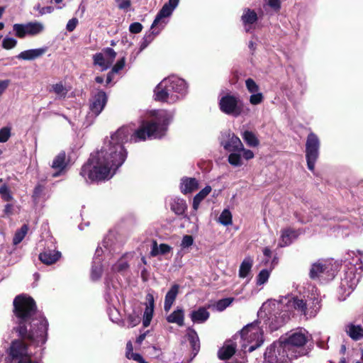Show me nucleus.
I'll list each match as a JSON object with an SVG mask.
<instances>
[{"label": "nucleus", "instance_id": "nucleus-47", "mask_svg": "<svg viewBox=\"0 0 363 363\" xmlns=\"http://www.w3.org/2000/svg\"><path fill=\"white\" fill-rule=\"evenodd\" d=\"M194 243V239L191 235H186L183 236L182 242H181V247L182 248H187L191 247Z\"/></svg>", "mask_w": 363, "mask_h": 363}, {"label": "nucleus", "instance_id": "nucleus-4", "mask_svg": "<svg viewBox=\"0 0 363 363\" xmlns=\"http://www.w3.org/2000/svg\"><path fill=\"white\" fill-rule=\"evenodd\" d=\"M188 91L186 81L175 75L169 76L162 80L155 87V98L156 100L174 104L182 99Z\"/></svg>", "mask_w": 363, "mask_h": 363}, {"label": "nucleus", "instance_id": "nucleus-28", "mask_svg": "<svg viewBox=\"0 0 363 363\" xmlns=\"http://www.w3.org/2000/svg\"><path fill=\"white\" fill-rule=\"evenodd\" d=\"M296 237L297 233L296 231L290 228L283 230L281 231L279 246L285 247L290 245Z\"/></svg>", "mask_w": 363, "mask_h": 363}, {"label": "nucleus", "instance_id": "nucleus-61", "mask_svg": "<svg viewBox=\"0 0 363 363\" xmlns=\"http://www.w3.org/2000/svg\"><path fill=\"white\" fill-rule=\"evenodd\" d=\"M4 213L5 216H10L13 213V206L12 204L7 203L4 208Z\"/></svg>", "mask_w": 363, "mask_h": 363}, {"label": "nucleus", "instance_id": "nucleus-13", "mask_svg": "<svg viewBox=\"0 0 363 363\" xmlns=\"http://www.w3.org/2000/svg\"><path fill=\"white\" fill-rule=\"evenodd\" d=\"M116 57V52L113 49L106 48L93 55V63L95 66H99L101 71H106L112 65Z\"/></svg>", "mask_w": 363, "mask_h": 363}, {"label": "nucleus", "instance_id": "nucleus-38", "mask_svg": "<svg viewBox=\"0 0 363 363\" xmlns=\"http://www.w3.org/2000/svg\"><path fill=\"white\" fill-rule=\"evenodd\" d=\"M108 264H111V270L113 272H122L126 270L128 267L127 261L124 258L119 259L116 263L111 262Z\"/></svg>", "mask_w": 363, "mask_h": 363}, {"label": "nucleus", "instance_id": "nucleus-64", "mask_svg": "<svg viewBox=\"0 0 363 363\" xmlns=\"http://www.w3.org/2000/svg\"><path fill=\"white\" fill-rule=\"evenodd\" d=\"M283 324L284 320H280L277 324L272 323L269 327L272 330H277L279 327H281Z\"/></svg>", "mask_w": 363, "mask_h": 363}, {"label": "nucleus", "instance_id": "nucleus-42", "mask_svg": "<svg viewBox=\"0 0 363 363\" xmlns=\"http://www.w3.org/2000/svg\"><path fill=\"white\" fill-rule=\"evenodd\" d=\"M245 86L247 91L251 94L257 93L259 90V86L255 80L251 78H248L245 80Z\"/></svg>", "mask_w": 363, "mask_h": 363}, {"label": "nucleus", "instance_id": "nucleus-59", "mask_svg": "<svg viewBox=\"0 0 363 363\" xmlns=\"http://www.w3.org/2000/svg\"><path fill=\"white\" fill-rule=\"evenodd\" d=\"M267 4L274 10H279L281 6L279 0H265Z\"/></svg>", "mask_w": 363, "mask_h": 363}, {"label": "nucleus", "instance_id": "nucleus-54", "mask_svg": "<svg viewBox=\"0 0 363 363\" xmlns=\"http://www.w3.org/2000/svg\"><path fill=\"white\" fill-rule=\"evenodd\" d=\"M128 358L133 359L139 363H147L138 353L129 352V354H128Z\"/></svg>", "mask_w": 363, "mask_h": 363}, {"label": "nucleus", "instance_id": "nucleus-8", "mask_svg": "<svg viewBox=\"0 0 363 363\" xmlns=\"http://www.w3.org/2000/svg\"><path fill=\"white\" fill-rule=\"evenodd\" d=\"M284 342L291 357L296 358L305 354L303 347L308 341L309 336L305 330H299L293 333L287 337H281Z\"/></svg>", "mask_w": 363, "mask_h": 363}, {"label": "nucleus", "instance_id": "nucleus-22", "mask_svg": "<svg viewBox=\"0 0 363 363\" xmlns=\"http://www.w3.org/2000/svg\"><path fill=\"white\" fill-rule=\"evenodd\" d=\"M47 50L46 47L24 50L18 55L17 58L23 60H33L43 55Z\"/></svg>", "mask_w": 363, "mask_h": 363}, {"label": "nucleus", "instance_id": "nucleus-17", "mask_svg": "<svg viewBox=\"0 0 363 363\" xmlns=\"http://www.w3.org/2000/svg\"><path fill=\"white\" fill-rule=\"evenodd\" d=\"M321 298L319 294H311L306 301L308 311L306 312V318L315 317L321 308Z\"/></svg>", "mask_w": 363, "mask_h": 363}, {"label": "nucleus", "instance_id": "nucleus-51", "mask_svg": "<svg viewBox=\"0 0 363 363\" xmlns=\"http://www.w3.org/2000/svg\"><path fill=\"white\" fill-rule=\"evenodd\" d=\"M125 64V57L121 58V60H118L116 65L112 68V73H118L120 70L123 69Z\"/></svg>", "mask_w": 363, "mask_h": 363}, {"label": "nucleus", "instance_id": "nucleus-62", "mask_svg": "<svg viewBox=\"0 0 363 363\" xmlns=\"http://www.w3.org/2000/svg\"><path fill=\"white\" fill-rule=\"evenodd\" d=\"M9 80H1L0 81V96L3 94L5 90L9 85Z\"/></svg>", "mask_w": 363, "mask_h": 363}, {"label": "nucleus", "instance_id": "nucleus-34", "mask_svg": "<svg viewBox=\"0 0 363 363\" xmlns=\"http://www.w3.org/2000/svg\"><path fill=\"white\" fill-rule=\"evenodd\" d=\"M242 138L247 145L250 147H255L259 144V141L256 135L252 131L245 130L242 135Z\"/></svg>", "mask_w": 363, "mask_h": 363}, {"label": "nucleus", "instance_id": "nucleus-1", "mask_svg": "<svg viewBox=\"0 0 363 363\" xmlns=\"http://www.w3.org/2000/svg\"><path fill=\"white\" fill-rule=\"evenodd\" d=\"M13 306L18 324L16 330L21 339L11 342L7 350L8 363H35L33 357L47 340L48 323L36 312L34 300L29 296H16Z\"/></svg>", "mask_w": 363, "mask_h": 363}, {"label": "nucleus", "instance_id": "nucleus-12", "mask_svg": "<svg viewBox=\"0 0 363 363\" xmlns=\"http://www.w3.org/2000/svg\"><path fill=\"white\" fill-rule=\"evenodd\" d=\"M361 277V272H357V267L354 265H350L347 267L345 273L344 277L341 279L340 288L341 289L349 295L351 291L357 285Z\"/></svg>", "mask_w": 363, "mask_h": 363}, {"label": "nucleus", "instance_id": "nucleus-23", "mask_svg": "<svg viewBox=\"0 0 363 363\" xmlns=\"http://www.w3.org/2000/svg\"><path fill=\"white\" fill-rule=\"evenodd\" d=\"M146 300L148 303L146 306L143 314V324L144 327H147L150 324L154 312V298L152 294H147Z\"/></svg>", "mask_w": 363, "mask_h": 363}, {"label": "nucleus", "instance_id": "nucleus-10", "mask_svg": "<svg viewBox=\"0 0 363 363\" xmlns=\"http://www.w3.org/2000/svg\"><path fill=\"white\" fill-rule=\"evenodd\" d=\"M45 26L40 21H30L27 23H15L13 26L14 35L19 38L26 36L39 35L45 31Z\"/></svg>", "mask_w": 363, "mask_h": 363}, {"label": "nucleus", "instance_id": "nucleus-53", "mask_svg": "<svg viewBox=\"0 0 363 363\" xmlns=\"http://www.w3.org/2000/svg\"><path fill=\"white\" fill-rule=\"evenodd\" d=\"M213 308L218 311H223L227 308V298H223L218 301Z\"/></svg>", "mask_w": 363, "mask_h": 363}, {"label": "nucleus", "instance_id": "nucleus-15", "mask_svg": "<svg viewBox=\"0 0 363 363\" xmlns=\"http://www.w3.org/2000/svg\"><path fill=\"white\" fill-rule=\"evenodd\" d=\"M250 108L239 97L228 96V115L234 117L247 115Z\"/></svg>", "mask_w": 363, "mask_h": 363}, {"label": "nucleus", "instance_id": "nucleus-3", "mask_svg": "<svg viewBox=\"0 0 363 363\" xmlns=\"http://www.w3.org/2000/svg\"><path fill=\"white\" fill-rule=\"evenodd\" d=\"M173 118V113L165 110L152 111L140 127L130 136V140L137 143L147 138H160L167 130Z\"/></svg>", "mask_w": 363, "mask_h": 363}, {"label": "nucleus", "instance_id": "nucleus-45", "mask_svg": "<svg viewBox=\"0 0 363 363\" xmlns=\"http://www.w3.org/2000/svg\"><path fill=\"white\" fill-rule=\"evenodd\" d=\"M0 195L5 201H9L13 199L9 189L5 185L0 187Z\"/></svg>", "mask_w": 363, "mask_h": 363}, {"label": "nucleus", "instance_id": "nucleus-31", "mask_svg": "<svg viewBox=\"0 0 363 363\" xmlns=\"http://www.w3.org/2000/svg\"><path fill=\"white\" fill-rule=\"evenodd\" d=\"M252 264V258L250 257H245L240 264L239 269V277L240 278H245L250 272Z\"/></svg>", "mask_w": 363, "mask_h": 363}, {"label": "nucleus", "instance_id": "nucleus-37", "mask_svg": "<svg viewBox=\"0 0 363 363\" xmlns=\"http://www.w3.org/2000/svg\"><path fill=\"white\" fill-rule=\"evenodd\" d=\"M271 269H262L256 277V284L257 286H262L266 284L270 277Z\"/></svg>", "mask_w": 363, "mask_h": 363}, {"label": "nucleus", "instance_id": "nucleus-49", "mask_svg": "<svg viewBox=\"0 0 363 363\" xmlns=\"http://www.w3.org/2000/svg\"><path fill=\"white\" fill-rule=\"evenodd\" d=\"M119 9L127 11L131 6L130 0H115Z\"/></svg>", "mask_w": 363, "mask_h": 363}, {"label": "nucleus", "instance_id": "nucleus-9", "mask_svg": "<svg viewBox=\"0 0 363 363\" xmlns=\"http://www.w3.org/2000/svg\"><path fill=\"white\" fill-rule=\"evenodd\" d=\"M179 2V0H169L163 5L152 24V33L157 34L164 27L167 23V18L171 16Z\"/></svg>", "mask_w": 363, "mask_h": 363}, {"label": "nucleus", "instance_id": "nucleus-56", "mask_svg": "<svg viewBox=\"0 0 363 363\" xmlns=\"http://www.w3.org/2000/svg\"><path fill=\"white\" fill-rule=\"evenodd\" d=\"M218 357L221 360L227 359V346L224 342L223 346L218 352Z\"/></svg>", "mask_w": 363, "mask_h": 363}, {"label": "nucleus", "instance_id": "nucleus-44", "mask_svg": "<svg viewBox=\"0 0 363 363\" xmlns=\"http://www.w3.org/2000/svg\"><path fill=\"white\" fill-rule=\"evenodd\" d=\"M264 96L263 94L260 92H257L252 94L250 96V103L252 105H257L261 104L263 101Z\"/></svg>", "mask_w": 363, "mask_h": 363}, {"label": "nucleus", "instance_id": "nucleus-32", "mask_svg": "<svg viewBox=\"0 0 363 363\" xmlns=\"http://www.w3.org/2000/svg\"><path fill=\"white\" fill-rule=\"evenodd\" d=\"M172 250V247L167 244L157 245L154 242L152 246L150 255L152 257H156L160 255H165Z\"/></svg>", "mask_w": 363, "mask_h": 363}, {"label": "nucleus", "instance_id": "nucleus-40", "mask_svg": "<svg viewBox=\"0 0 363 363\" xmlns=\"http://www.w3.org/2000/svg\"><path fill=\"white\" fill-rule=\"evenodd\" d=\"M235 345L230 341H228V363H245V358L243 356L240 357V360H236L234 362V359L232 357L235 354Z\"/></svg>", "mask_w": 363, "mask_h": 363}, {"label": "nucleus", "instance_id": "nucleus-43", "mask_svg": "<svg viewBox=\"0 0 363 363\" xmlns=\"http://www.w3.org/2000/svg\"><path fill=\"white\" fill-rule=\"evenodd\" d=\"M220 109L225 113H227V93L222 90L219 94Z\"/></svg>", "mask_w": 363, "mask_h": 363}, {"label": "nucleus", "instance_id": "nucleus-57", "mask_svg": "<svg viewBox=\"0 0 363 363\" xmlns=\"http://www.w3.org/2000/svg\"><path fill=\"white\" fill-rule=\"evenodd\" d=\"M140 321V319L138 316L129 315L128 318V324L129 327H134L137 325Z\"/></svg>", "mask_w": 363, "mask_h": 363}, {"label": "nucleus", "instance_id": "nucleus-33", "mask_svg": "<svg viewBox=\"0 0 363 363\" xmlns=\"http://www.w3.org/2000/svg\"><path fill=\"white\" fill-rule=\"evenodd\" d=\"M289 303L290 306H293L296 310L301 312V314L306 317V312L308 311L306 301L298 298H293L291 300L289 301Z\"/></svg>", "mask_w": 363, "mask_h": 363}, {"label": "nucleus", "instance_id": "nucleus-19", "mask_svg": "<svg viewBox=\"0 0 363 363\" xmlns=\"http://www.w3.org/2000/svg\"><path fill=\"white\" fill-rule=\"evenodd\" d=\"M67 164L68 160L66 157L65 152H60L56 155L52 163V168L55 170V172L52 174V177H57L61 175L64 172Z\"/></svg>", "mask_w": 363, "mask_h": 363}, {"label": "nucleus", "instance_id": "nucleus-50", "mask_svg": "<svg viewBox=\"0 0 363 363\" xmlns=\"http://www.w3.org/2000/svg\"><path fill=\"white\" fill-rule=\"evenodd\" d=\"M177 206V208H175L174 206H172V208L177 214L182 215L186 209V203L183 200H179Z\"/></svg>", "mask_w": 363, "mask_h": 363}, {"label": "nucleus", "instance_id": "nucleus-16", "mask_svg": "<svg viewBox=\"0 0 363 363\" xmlns=\"http://www.w3.org/2000/svg\"><path fill=\"white\" fill-rule=\"evenodd\" d=\"M107 102V96L103 91L95 94L90 101L89 117L95 118L100 114Z\"/></svg>", "mask_w": 363, "mask_h": 363}, {"label": "nucleus", "instance_id": "nucleus-30", "mask_svg": "<svg viewBox=\"0 0 363 363\" xmlns=\"http://www.w3.org/2000/svg\"><path fill=\"white\" fill-rule=\"evenodd\" d=\"M168 323H176L179 326L184 325V313L183 309L177 308L167 317Z\"/></svg>", "mask_w": 363, "mask_h": 363}, {"label": "nucleus", "instance_id": "nucleus-29", "mask_svg": "<svg viewBox=\"0 0 363 363\" xmlns=\"http://www.w3.org/2000/svg\"><path fill=\"white\" fill-rule=\"evenodd\" d=\"M187 337L194 352V357H195L200 349V341L198 334L193 328H189L187 330Z\"/></svg>", "mask_w": 363, "mask_h": 363}, {"label": "nucleus", "instance_id": "nucleus-6", "mask_svg": "<svg viewBox=\"0 0 363 363\" xmlns=\"http://www.w3.org/2000/svg\"><path fill=\"white\" fill-rule=\"evenodd\" d=\"M228 150L233 151L228 155V162L235 167H240L244 160H249L255 157L253 152L245 149L240 139L235 135L228 140Z\"/></svg>", "mask_w": 363, "mask_h": 363}, {"label": "nucleus", "instance_id": "nucleus-35", "mask_svg": "<svg viewBox=\"0 0 363 363\" xmlns=\"http://www.w3.org/2000/svg\"><path fill=\"white\" fill-rule=\"evenodd\" d=\"M211 191V187L210 186H206L201 191H200L194 198L193 201V208L194 210H197L201 201L209 194Z\"/></svg>", "mask_w": 363, "mask_h": 363}, {"label": "nucleus", "instance_id": "nucleus-25", "mask_svg": "<svg viewBox=\"0 0 363 363\" xmlns=\"http://www.w3.org/2000/svg\"><path fill=\"white\" fill-rule=\"evenodd\" d=\"M210 316L209 312L204 307H200L194 310L190 313V318L194 323H203Z\"/></svg>", "mask_w": 363, "mask_h": 363}, {"label": "nucleus", "instance_id": "nucleus-27", "mask_svg": "<svg viewBox=\"0 0 363 363\" xmlns=\"http://www.w3.org/2000/svg\"><path fill=\"white\" fill-rule=\"evenodd\" d=\"M199 187V182L194 178H184L182 179L180 188L184 194L191 193Z\"/></svg>", "mask_w": 363, "mask_h": 363}, {"label": "nucleus", "instance_id": "nucleus-46", "mask_svg": "<svg viewBox=\"0 0 363 363\" xmlns=\"http://www.w3.org/2000/svg\"><path fill=\"white\" fill-rule=\"evenodd\" d=\"M35 11L39 12V14L43 16L47 13H51L54 11V8L52 6H44L41 7L40 4L36 5L34 7Z\"/></svg>", "mask_w": 363, "mask_h": 363}, {"label": "nucleus", "instance_id": "nucleus-60", "mask_svg": "<svg viewBox=\"0 0 363 363\" xmlns=\"http://www.w3.org/2000/svg\"><path fill=\"white\" fill-rule=\"evenodd\" d=\"M218 221L223 225H227V208L223 209Z\"/></svg>", "mask_w": 363, "mask_h": 363}, {"label": "nucleus", "instance_id": "nucleus-14", "mask_svg": "<svg viewBox=\"0 0 363 363\" xmlns=\"http://www.w3.org/2000/svg\"><path fill=\"white\" fill-rule=\"evenodd\" d=\"M331 262L328 260H318L314 262L311 267L309 276L312 279H320L324 277H333Z\"/></svg>", "mask_w": 363, "mask_h": 363}, {"label": "nucleus", "instance_id": "nucleus-36", "mask_svg": "<svg viewBox=\"0 0 363 363\" xmlns=\"http://www.w3.org/2000/svg\"><path fill=\"white\" fill-rule=\"evenodd\" d=\"M68 91L69 90L65 86H64L62 82L52 84L50 90V91L55 93V94L59 99L65 98Z\"/></svg>", "mask_w": 363, "mask_h": 363}, {"label": "nucleus", "instance_id": "nucleus-48", "mask_svg": "<svg viewBox=\"0 0 363 363\" xmlns=\"http://www.w3.org/2000/svg\"><path fill=\"white\" fill-rule=\"evenodd\" d=\"M11 135V130L9 128H3L0 130V143L6 142Z\"/></svg>", "mask_w": 363, "mask_h": 363}, {"label": "nucleus", "instance_id": "nucleus-58", "mask_svg": "<svg viewBox=\"0 0 363 363\" xmlns=\"http://www.w3.org/2000/svg\"><path fill=\"white\" fill-rule=\"evenodd\" d=\"M78 23V20L76 18L70 19L66 26V28L69 32L73 31Z\"/></svg>", "mask_w": 363, "mask_h": 363}, {"label": "nucleus", "instance_id": "nucleus-7", "mask_svg": "<svg viewBox=\"0 0 363 363\" xmlns=\"http://www.w3.org/2000/svg\"><path fill=\"white\" fill-rule=\"evenodd\" d=\"M264 359L269 363H284L288 359L294 358L291 357L290 351L281 339L273 342L267 349L264 354Z\"/></svg>", "mask_w": 363, "mask_h": 363}, {"label": "nucleus", "instance_id": "nucleus-26", "mask_svg": "<svg viewBox=\"0 0 363 363\" xmlns=\"http://www.w3.org/2000/svg\"><path fill=\"white\" fill-rule=\"evenodd\" d=\"M179 285L174 284L170 290L167 293L164 299V309L169 311L174 303L179 291Z\"/></svg>", "mask_w": 363, "mask_h": 363}, {"label": "nucleus", "instance_id": "nucleus-24", "mask_svg": "<svg viewBox=\"0 0 363 363\" xmlns=\"http://www.w3.org/2000/svg\"><path fill=\"white\" fill-rule=\"evenodd\" d=\"M345 331L353 340L357 341L363 338V328L359 325L349 323L345 325Z\"/></svg>", "mask_w": 363, "mask_h": 363}, {"label": "nucleus", "instance_id": "nucleus-20", "mask_svg": "<svg viewBox=\"0 0 363 363\" xmlns=\"http://www.w3.org/2000/svg\"><path fill=\"white\" fill-rule=\"evenodd\" d=\"M242 21L246 32H251L254 28V23L257 21L256 12L250 9H245L242 15Z\"/></svg>", "mask_w": 363, "mask_h": 363}, {"label": "nucleus", "instance_id": "nucleus-5", "mask_svg": "<svg viewBox=\"0 0 363 363\" xmlns=\"http://www.w3.org/2000/svg\"><path fill=\"white\" fill-rule=\"evenodd\" d=\"M259 323L255 321L247 324L234 337L235 340L240 338L241 347L249 352L261 347L264 342V333Z\"/></svg>", "mask_w": 363, "mask_h": 363}, {"label": "nucleus", "instance_id": "nucleus-21", "mask_svg": "<svg viewBox=\"0 0 363 363\" xmlns=\"http://www.w3.org/2000/svg\"><path fill=\"white\" fill-rule=\"evenodd\" d=\"M61 257V252L55 250L45 249L39 255L40 260L45 264L55 263Z\"/></svg>", "mask_w": 363, "mask_h": 363}, {"label": "nucleus", "instance_id": "nucleus-39", "mask_svg": "<svg viewBox=\"0 0 363 363\" xmlns=\"http://www.w3.org/2000/svg\"><path fill=\"white\" fill-rule=\"evenodd\" d=\"M28 230V227L27 225H23L20 230L16 231L15 235L13 239V242L14 245L19 244L25 238Z\"/></svg>", "mask_w": 363, "mask_h": 363}, {"label": "nucleus", "instance_id": "nucleus-2", "mask_svg": "<svg viewBox=\"0 0 363 363\" xmlns=\"http://www.w3.org/2000/svg\"><path fill=\"white\" fill-rule=\"evenodd\" d=\"M132 130L121 127L106 138L101 149L91 155L82 167L80 175L88 182L108 180L116 173L127 158L124 144L128 140Z\"/></svg>", "mask_w": 363, "mask_h": 363}, {"label": "nucleus", "instance_id": "nucleus-18", "mask_svg": "<svg viewBox=\"0 0 363 363\" xmlns=\"http://www.w3.org/2000/svg\"><path fill=\"white\" fill-rule=\"evenodd\" d=\"M104 251L102 247H99L96 250L95 256L93 261V265L91 272V278L94 281L99 280L102 274L103 266L101 264V259L100 257Z\"/></svg>", "mask_w": 363, "mask_h": 363}, {"label": "nucleus", "instance_id": "nucleus-55", "mask_svg": "<svg viewBox=\"0 0 363 363\" xmlns=\"http://www.w3.org/2000/svg\"><path fill=\"white\" fill-rule=\"evenodd\" d=\"M143 26L141 23L135 22L130 25L129 30L132 33H138L142 30Z\"/></svg>", "mask_w": 363, "mask_h": 363}, {"label": "nucleus", "instance_id": "nucleus-63", "mask_svg": "<svg viewBox=\"0 0 363 363\" xmlns=\"http://www.w3.org/2000/svg\"><path fill=\"white\" fill-rule=\"evenodd\" d=\"M220 145L223 147L225 150H227V141L225 140V135L223 133H221V135L219 138Z\"/></svg>", "mask_w": 363, "mask_h": 363}, {"label": "nucleus", "instance_id": "nucleus-41", "mask_svg": "<svg viewBox=\"0 0 363 363\" xmlns=\"http://www.w3.org/2000/svg\"><path fill=\"white\" fill-rule=\"evenodd\" d=\"M17 45V40L11 37H6L2 40V48L5 50L14 48Z\"/></svg>", "mask_w": 363, "mask_h": 363}, {"label": "nucleus", "instance_id": "nucleus-11", "mask_svg": "<svg viewBox=\"0 0 363 363\" xmlns=\"http://www.w3.org/2000/svg\"><path fill=\"white\" fill-rule=\"evenodd\" d=\"M320 140L318 136L311 133L306 143V158L309 170L314 171L315 164L319 157Z\"/></svg>", "mask_w": 363, "mask_h": 363}, {"label": "nucleus", "instance_id": "nucleus-52", "mask_svg": "<svg viewBox=\"0 0 363 363\" xmlns=\"http://www.w3.org/2000/svg\"><path fill=\"white\" fill-rule=\"evenodd\" d=\"M44 191V186L41 184H38L33 191V198L35 200H38L41 197Z\"/></svg>", "mask_w": 363, "mask_h": 363}]
</instances>
